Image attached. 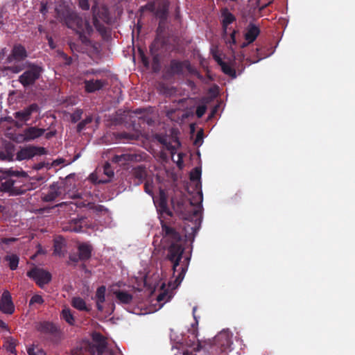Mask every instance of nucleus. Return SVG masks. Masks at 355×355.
Instances as JSON below:
<instances>
[{
  "instance_id": "17",
  "label": "nucleus",
  "mask_w": 355,
  "mask_h": 355,
  "mask_svg": "<svg viewBox=\"0 0 355 355\" xmlns=\"http://www.w3.org/2000/svg\"><path fill=\"white\" fill-rule=\"evenodd\" d=\"M85 224V218L72 219L62 225V230L64 232H74L76 233L83 232V225Z\"/></svg>"
},
{
  "instance_id": "61",
  "label": "nucleus",
  "mask_w": 355,
  "mask_h": 355,
  "mask_svg": "<svg viewBox=\"0 0 355 355\" xmlns=\"http://www.w3.org/2000/svg\"><path fill=\"white\" fill-rule=\"evenodd\" d=\"M6 52L7 51L6 48H3L0 51V60H3L5 58Z\"/></svg>"
},
{
  "instance_id": "64",
  "label": "nucleus",
  "mask_w": 355,
  "mask_h": 355,
  "mask_svg": "<svg viewBox=\"0 0 355 355\" xmlns=\"http://www.w3.org/2000/svg\"><path fill=\"white\" fill-rule=\"evenodd\" d=\"M55 132H53V131L48 132L47 133H46L45 137L46 139H50V138L53 137L55 135Z\"/></svg>"
},
{
  "instance_id": "50",
  "label": "nucleus",
  "mask_w": 355,
  "mask_h": 355,
  "mask_svg": "<svg viewBox=\"0 0 355 355\" xmlns=\"http://www.w3.org/2000/svg\"><path fill=\"white\" fill-rule=\"evenodd\" d=\"M158 141H159V143H161L162 144L166 146V147L167 148V149L168 150H171L172 151H173L175 150V148L170 144V143H168L166 141V139L165 138H163V137H159L158 139Z\"/></svg>"
},
{
  "instance_id": "41",
  "label": "nucleus",
  "mask_w": 355,
  "mask_h": 355,
  "mask_svg": "<svg viewBox=\"0 0 355 355\" xmlns=\"http://www.w3.org/2000/svg\"><path fill=\"white\" fill-rule=\"evenodd\" d=\"M154 185L153 181L146 180L144 183V191L146 193L150 195V196L153 197L154 192H153Z\"/></svg>"
},
{
  "instance_id": "53",
  "label": "nucleus",
  "mask_w": 355,
  "mask_h": 355,
  "mask_svg": "<svg viewBox=\"0 0 355 355\" xmlns=\"http://www.w3.org/2000/svg\"><path fill=\"white\" fill-rule=\"evenodd\" d=\"M37 249L36 253L33 256L32 259H34L36 256L39 254H44L46 253V251L42 248L40 244L37 245Z\"/></svg>"
},
{
  "instance_id": "27",
  "label": "nucleus",
  "mask_w": 355,
  "mask_h": 355,
  "mask_svg": "<svg viewBox=\"0 0 355 355\" xmlns=\"http://www.w3.org/2000/svg\"><path fill=\"white\" fill-rule=\"evenodd\" d=\"M166 40L160 37L155 38L149 47L150 54H159V51L165 46Z\"/></svg>"
},
{
  "instance_id": "42",
  "label": "nucleus",
  "mask_w": 355,
  "mask_h": 355,
  "mask_svg": "<svg viewBox=\"0 0 355 355\" xmlns=\"http://www.w3.org/2000/svg\"><path fill=\"white\" fill-rule=\"evenodd\" d=\"M138 51H139V58L141 59L142 64H144V66L145 67L148 68L150 66V62H149L148 58L146 55L144 51L142 49H139Z\"/></svg>"
},
{
  "instance_id": "13",
  "label": "nucleus",
  "mask_w": 355,
  "mask_h": 355,
  "mask_svg": "<svg viewBox=\"0 0 355 355\" xmlns=\"http://www.w3.org/2000/svg\"><path fill=\"white\" fill-rule=\"evenodd\" d=\"M142 160V156L137 153H123L116 154L111 159L112 162L119 166H125L132 162H139Z\"/></svg>"
},
{
  "instance_id": "8",
  "label": "nucleus",
  "mask_w": 355,
  "mask_h": 355,
  "mask_svg": "<svg viewBox=\"0 0 355 355\" xmlns=\"http://www.w3.org/2000/svg\"><path fill=\"white\" fill-rule=\"evenodd\" d=\"M232 334L229 330H223L219 332L214 340L212 350L216 354H225L230 348L232 340Z\"/></svg>"
},
{
  "instance_id": "26",
  "label": "nucleus",
  "mask_w": 355,
  "mask_h": 355,
  "mask_svg": "<svg viewBox=\"0 0 355 355\" xmlns=\"http://www.w3.org/2000/svg\"><path fill=\"white\" fill-rule=\"evenodd\" d=\"M103 173L107 175V180H97L96 176L94 174H92L90 178L92 181L94 183H107L110 181V179L114 176V171L111 167L110 163L106 162L103 166Z\"/></svg>"
},
{
  "instance_id": "54",
  "label": "nucleus",
  "mask_w": 355,
  "mask_h": 355,
  "mask_svg": "<svg viewBox=\"0 0 355 355\" xmlns=\"http://www.w3.org/2000/svg\"><path fill=\"white\" fill-rule=\"evenodd\" d=\"M40 11L42 15H46V13L47 12V3H45L44 1L41 2Z\"/></svg>"
},
{
  "instance_id": "34",
  "label": "nucleus",
  "mask_w": 355,
  "mask_h": 355,
  "mask_svg": "<svg viewBox=\"0 0 355 355\" xmlns=\"http://www.w3.org/2000/svg\"><path fill=\"white\" fill-rule=\"evenodd\" d=\"M220 67L222 71L225 74L228 75L232 78H235L236 77V70L227 62H225L224 63H222Z\"/></svg>"
},
{
  "instance_id": "46",
  "label": "nucleus",
  "mask_w": 355,
  "mask_h": 355,
  "mask_svg": "<svg viewBox=\"0 0 355 355\" xmlns=\"http://www.w3.org/2000/svg\"><path fill=\"white\" fill-rule=\"evenodd\" d=\"M78 261H81V257H80L78 252L77 253H71L69 254V263L71 262V263H76Z\"/></svg>"
},
{
  "instance_id": "25",
  "label": "nucleus",
  "mask_w": 355,
  "mask_h": 355,
  "mask_svg": "<svg viewBox=\"0 0 355 355\" xmlns=\"http://www.w3.org/2000/svg\"><path fill=\"white\" fill-rule=\"evenodd\" d=\"M71 306L80 311L89 312L92 309L90 306H87L84 299L80 297H73L71 302Z\"/></svg>"
},
{
  "instance_id": "21",
  "label": "nucleus",
  "mask_w": 355,
  "mask_h": 355,
  "mask_svg": "<svg viewBox=\"0 0 355 355\" xmlns=\"http://www.w3.org/2000/svg\"><path fill=\"white\" fill-rule=\"evenodd\" d=\"M45 130L37 127H31L24 130L23 135L21 136V141H31L37 139L44 133Z\"/></svg>"
},
{
  "instance_id": "48",
  "label": "nucleus",
  "mask_w": 355,
  "mask_h": 355,
  "mask_svg": "<svg viewBox=\"0 0 355 355\" xmlns=\"http://www.w3.org/2000/svg\"><path fill=\"white\" fill-rule=\"evenodd\" d=\"M196 307H193V318H194V320H196V322L194 324H192V327L193 328V329L192 330V331H193L192 334L194 336L195 338L197 337V334H198V331L196 329H195V327L198 326V321L196 316Z\"/></svg>"
},
{
  "instance_id": "56",
  "label": "nucleus",
  "mask_w": 355,
  "mask_h": 355,
  "mask_svg": "<svg viewBox=\"0 0 355 355\" xmlns=\"http://www.w3.org/2000/svg\"><path fill=\"white\" fill-rule=\"evenodd\" d=\"M46 164L44 162H40L34 165L33 167L35 170H40L45 166Z\"/></svg>"
},
{
  "instance_id": "35",
  "label": "nucleus",
  "mask_w": 355,
  "mask_h": 355,
  "mask_svg": "<svg viewBox=\"0 0 355 355\" xmlns=\"http://www.w3.org/2000/svg\"><path fill=\"white\" fill-rule=\"evenodd\" d=\"M152 59V70L155 73H157L161 69V64H160V55L159 54H150Z\"/></svg>"
},
{
  "instance_id": "38",
  "label": "nucleus",
  "mask_w": 355,
  "mask_h": 355,
  "mask_svg": "<svg viewBox=\"0 0 355 355\" xmlns=\"http://www.w3.org/2000/svg\"><path fill=\"white\" fill-rule=\"evenodd\" d=\"M83 114V110L82 109H76L71 114V121L72 123H75L80 121L82 118V115Z\"/></svg>"
},
{
  "instance_id": "23",
  "label": "nucleus",
  "mask_w": 355,
  "mask_h": 355,
  "mask_svg": "<svg viewBox=\"0 0 355 355\" xmlns=\"http://www.w3.org/2000/svg\"><path fill=\"white\" fill-rule=\"evenodd\" d=\"M105 293H106V287L105 286H99L96 291L94 300L96 301V309L99 311H103V304L105 302Z\"/></svg>"
},
{
  "instance_id": "5",
  "label": "nucleus",
  "mask_w": 355,
  "mask_h": 355,
  "mask_svg": "<svg viewBox=\"0 0 355 355\" xmlns=\"http://www.w3.org/2000/svg\"><path fill=\"white\" fill-rule=\"evenodd\" d=\"M93 24L96 31L105 39L110 37V31L104 24H110L111 22V17L110 15L109 10L105 6H98L96 4L94 5L92 8Z\"/></svg>"
},
{
  "instance_id": "12",
  "label": "nucleus",
  "mask_w": 355,
  "mask_h": 355,
  "mask_svg": "<svg viewBox=\"0 0 355 355\" xmlns=\"http://www.w3.org/2000/svg\"><path fill=\"white\" fill-rule=\"evenodd\" d=\"M184 69L189 72L193 71V68L189 60L180 61L178 60H171L170 62L169 69L168 72L171 76L183 75Z\"/></svg>"
},
{
  "instance_id": "45",
  "label": "nucleus",
  "mask_w": 355,
  "mask_h": 355,
  "mask_svg": "<svg viewBox=\"0 0 355 355\" xmlns=\"http://www.w3.org/2000/svg\"><path fill=\"white\" fill-rule=\"evenodd\" d=\"M44 303L42 297L40 295H34L30 300L29 305L34 304H42Z\"/></svg>"
},
{
  "instance_id": "16",
  "label": "nucleus",
  "mask_w": 355,
  "mask_h": 355,
  "mask_svg": "<svg viewBox=\"0 0 355 355\" xmlns=\"http://www.w3.org/2000/svg\"><path fill=\"white\" fill-rule=\"evenodd\" d=\"M0 311L6 314H12L15 311L12 297L8 291H3L0 297Z\"/></svg>"
},
{
  "instance_id": "49",
  "label": "nucleus",
  "mask_w": 355,
  "mask_h": 355,
  "mask_svg": "<svg viewBox=\"0 0 355 355\" xmlns=\"http://www.w3.org/2000/svg\"><path fill=\"white\" fill-rule=\"evenodd\" d=\"M15 347H16L15 342L13 339L11 338L10 340L8 341L6 348L9 352H10L11 353H15Z\"/></svg>"
},
{
  "instance_id": "10",
  "label": "nucleus",
  "mask_w": 355,
  "mask_h": 355,
  "mask_svg": "<svg viewBox=\"0 0 355 355\" xmlns=\"http://www.w3.org/2000/svg\"><path fill=\"white\" fill-rule=\"evenodd\" d=\"M26 275L33 279L41 288L49 284L51 280V275L49 272L37 267H34L28 271Z\"/></svg>"
},
{
  "instance_id": "39",
  "label": "nucleus",
  "mask_w": 355,
  "mask_h": 355,
  "mask_svg": "<svg viewBox=\"0 0 355 355\" xmlns=\"http://www.w3.org/2000/svg\"><path fill=\"white\" fill-rule=\"evenodd\" d=\"M201 168L198 167L194 168L190 173V180L191 181H197L200 179Z\"/></svg>"
},
{
  "instance_id": "60",
  "label": "nucleus",
  "mask_w": 355,
  "mask_h": 355,
  "mask_svg": "<svg viewBox=\"0 0 355 355\" xmlns=\"http://www.w3.org/2000/svg\"><path fill=\"white\" fill-rule=\"evenodd\" d=\"M16 239L15 238H4L2 239V243H5V244H8L10 243V242H12V241H15Z\"/></svg>"
},
{
  "instance_id": "47",
  "label": "nucleus",
  "mask_w": 355,
  "mask_h": 355,
  "mask_svg": "<svg viewBox=\"0 0 355 355\" xmlns=\"http://www.w3.org/2000/svg\"><path fill=\"white\" fill-rule=\"evenodd\" d=\"M207 106L205 105H201L197 107L196 116L198 118H201L206 112Z\"/></svg>"
},
{
  "instance_id": "6",
  "label": "nucleus",
  "mask_w": 355,
  "mask_h": 355,
  "mask_svg": "<svg viewBox=\"0 0 355 355\" xmlns=\"http://www.w3.org/2000/svg\"><path fill=\"white\" fill-rule=\"evenodd\" d=\"M24 71L18 78V81L24 87L33 86L42 76L43 67L38 64L26 62Z\"/></svg>"
},
{
  "instance_id": "24",
  "label": "nucleus",
  "mask_w": 355,
  "mask_h": 355,
  "mask_svg": "<svg viewBox=\"0 0 355 355\" xmlns=\"http://www.w3.org/2000/svg\"><path fill=\"white\" fill-rule=\"evenodd\" d=\"M78 252L81 257V261H86L92 256V247L87 243H83L78 245Z\"/></svg>"
},
{
  "instance_id": "63",
  "label": "nucleus",
  "mask_w": 355,
  "mask_h": 355,
  "mask_svg": "<svg viewBox=\"0 0 355 355\" xmlns=\"http://www.w3.org/2000/svg\"><path fill=\"white\" fill-rule=\"evenodd\" d=\"M20 122L21 121H19V120L18 121L14 120V122H12V125H13L14 126H15L17 128H21L23 125V123H21Z\"/></svg>"
},
{
  "instance_id": "44",
  "label": "nucleus",
  "mask_w": 355,
  "mask_h": 355,
  "mask_svg": "<svg viewBox=\"0 0 355 355\" xmlns=\"http://www.w3.org/2000/svg\"><path fill=\"white\" fill-rule=\"evenodd\" d=\"M28 355H44V352L43 350L35 347L34 346L29 347L27 349Z\"/></svg>"
},
{
  "instance_id": "33",
  "label": "nucleus",
  "mask_w": 355,
  "mask_h": 355,
  "mask_svg": "<svg viewBox=\"0 0 355 355\" xmlns=\"http://www.w3.org/2000/svg\"><path fill=\"white\" fill-rule=\"evenodd\" d=\"M61 317L63 320H64L69 325H74L75 319L71 313V311L69 309H64L61 313Z\"/></svg>"
},
{
  "instance_id": "43",
  "label": "nucleus",
  "mask_w": 355,
  "mask_h": 355,
  "mask_svg": "<svg viewBox=\"0 0 355 355\" xmlns=\"http://www.w3.org/2000/svg\"><path fill=\"white\" fill-rule=\"evenodd\" d=\"M138 51H139V58L141 59L142 64H144V66L145 67L148 68L150 66V62H149L148 58L146 55L144 51L142 49H139Z\"/></svg>"
},
{
  "instance_id": "9",
  "label": "nucleus",
  "mask_w": 355,
  "mask_h": 355,
  "mask_svg": "<svg viewBox=\"0 0 355 355\" xmlns=\"http://www.w3.org/2000/svg\"><path fill=\"white\" fill-rule=\"evenodd\" d=\"M94 343L87 342L86 349L89 355H103L107 346L106 338L98 332H94L92 335Z\"/></svg>"
},
{
  "instance_id": "58",
  "label": "nucleus",
  "mask_w": 355,
  "mask_h": 355,
  "mask_svg": "<svg viewBox=\"0 0 355 355\" xmlns=\"http://www.w3.org/2000/svg\"><path fill=\"white\" fill-rule=\"evenodd\" d=\"M166 295H167V293H166L165 292L160 293L157 296V301L162 302V301L164 300Z\"/></svg>"
},
{
  "instance_id": "30",
  "label": "nucleus",
  "mask_w": 355,
  "mask_h": 355,
  "mask_svg": "<svg viewBox=\"0 0 355 355\" xmlns=\"http://www.w3.org/2000/svg\"><path fill=\"white\" fill-rule=\"evenodd\" d=\"M15 148L11 144L6 145L3 150L0 151V159L2 161H12Z\"/></svg>"
},
{
  "instance_id": "28",
  "label": "nucleus",
  "mask_w": 355,
  "mask_h": 355,
  "mask_svg": "<svg viewBox=\"0 0 355 355\" xmlns=\"http://www.w3.org/2000/svg\"><path fill=\"white\" fill-rule=\"evenodd\" d=\"M259 33V28L257 26L250 24L245 34V39L248 41V44L252 43L257 39Z\"/></svg>"
},
{
  "instance_id": "11",
  "label": "nucleus",
  "mask_w": 355,
  "mask_h": 355,
  "mask_svg": "<svg viewBox=\"0 0 355 355\" xmlns=\"http://www.w3.org/2000/svg\"><path fill=\"white\" fill-rule=\"evenodd\" d=\"M46 153V150L44 147L35 146H28L21 148L17 153L16 159L19 161L30 159L35 155H42Z\"/></svg>"
},
{
  "instance_id": "22",
  "label": "nucleus",
  "mask_w": 355,
  "mask_h": 355,
  "mask_svg": "<svg viewBox=\"0 0 355 355\" xmlns=\"http://www.w3.org/2000/svg\"><path fill=\"white\" fill-rule=\"evenodd\" d=\"M60 187L57 184H53L50 186L46 193H43L42 200L44 202H52L61 195Z\"/></svg>"
},
{
  "instance_id": "55",
  "label": "nucleus",
  "mask_w": 355,
  "mask_h": 355,
  "mask_svg": "<svg viewBox=\"0 0 355 355\" xmlns=\"http://www.w3.org/2000/svg\"><path fill=\"white\" fill-rule=\"evenodd\" d=\"M2 121H6L8 123L12 124V122H14V119H12V116H4V117H1L0 119V122H2Z\"/></svg>"
},
{
  "instance_id": "1",
  "label": "nucleus",
  "mask_w": 355,
  "mask_h": 355,
  "mask_svg": "<svg viewBox=\"0 0 355 355\" xmlns=\"http://www.w3.org/2000/svg\"><path fill=\"white\" fill-rule=\"evenodd\" d=\"M161 225L163 238L171 243L168 248L167 258L173 263V275L175 276V273L178 272L174 281L175 286H178L185 276L190 258L186 257L182 265L180 264L184 251L182 236L174 227L163 220L161 221Z\"/></svg>"
},
{
  "instance_id": "37",
  "label": "nucleus",
  "mask_w": 355,
  "mask_h": 355,
  "mask_svg": "<svg viewBox=\"0 0 355 355\" xmlns=\"http://www.w3.org/2000/svg\"><path fill=\"white\" fill-rule=\"evenodd\" d=\"M71 353V355H86L88 354V352L86 349V343L80 347H77L73 349Z\"/></svg>"
},
{
  "instance_id": "51",
  "label": "nucleus",
  "mask_w": 355,
  "mask_h": 355,
  "mask_svg": "<svg viewBox=\"0 0 355 355\" xmlns=\"http://www.w3.org/2000/svg\"><path fill=\"white\" fill-rule=\"evenodd\" d=\"M79 6L84 10H87L89 8L88 0H78Z\"/></svg>"
},
{
  "instance_id": "59",
  "label": "nucleus",
  "mask_w": 355,
  "mask_h": 355,
  "mask_svg": "<svg viewBox=\"0 0 355 355\" xmlns=\"http://www.w3.org/2000/svg\"><path fill=\"white\" fill-rule=\"evenodd\" d=\"M214 58L216 61L218 65L221 66L222 63H224L225 62L222 60V59L217 55H214Z\"/></svg>"
},
{
  "instance_id": "31",
  "label": "nucleus",
  "mask_w": 355,
  "mask_h": 355,
  "mask_svg": "<svg viewBox=\"0 0 355 355\" xmlns=\"http://www.w3.org/2000/svg\"><path fill=\"white\" fill-rule=\"evenodd\" d=\"M4 260L8 263V266L10 270H15L19 262V257L15 254H7L4 257Z\"/></svg>"
},
{
  "instance_id": "14",
  "label": "nucleus",
  "mask_w": 355,
  "mask_h": 355,
  "mask_svg": "<svg viewBox=\"0 0 355 355\" xmlns=\"http://www.w3.org/2000/svg\"><path fill=\"white\" fill-rule=\"evenodd\" d=\"M35 329L41 334L51 335L52 336H57L60 333L59 327L50 321H42L37 323Z\"/></svg>"
},
{
  "instance_id": "2",
  "label": "nucleus",
  "mask_w": 355,
  "mask_h": 355,
  "mask_svg": "<svg viewBox=\"0 0 355 355\" xmlns=\"http://www.w3.org/2000/svg\"><path fill=\"white\" fill-rule=\"evenodd\" d=\"M0 191L10 196H19L29 190V186L24 183L28 178V173L22 169L13 168H1Z\"/></svg>"
},
{
  "instance_id": "32",
  "label": "nucleus",
  "mask_w": 355,
  "mask_h": 355,
  "mask_svg": "<svg viewBox=\"0 0 355 355\" xmlns=\"http://www.w3.org/2000/svg\"><path fill=\"white\" fill-rule=\"evenodd\" d=\"M65 247L64 242L62 239H55L54 241L53 244V254L58 255V256H64V248Z\"/></svg>"
},
{
  "instance_id": "15",
  "label": "nucleus",
  "mask_w": 355,
  "mask_h": 355,
  "mask_svg": "<svg viewBox=\"0 0 355 355\" xmlns=\"http://www.w3.org/2000/svg\"><path fill=\"white\" fill-rule=\"evenodd\" d=\"M40 111L39 105L34 103L31 104L23 110L16 112L13 114L15 119L21 122H26L30 120L33 113Z\"/></svg>"
},
{
  "instance_id": "57",
  "label": "nucleus",
  "mask_w": 355,
  "mask_h": 355,
  "mask_svg": "<svg viewBox=\"0 0 355 355\" xmlns=\"http://www.w3.org/2000/svg\"><path fill=\"white\" fill-rule=\"evenodd\" d=\"M121 138L123 139H128V140H130L132 139V135L128 134V133H126V132H123L121 134Z\"/></svg>"
},
{
  "instance_id": "7",
  "label": "nucleus",
  "mask_w": 355,
  "mask_h": 355,
  "mask_svg": "<svg viewBox=\"0 0 355 355\" xmlns=\"http://www.w3.org/2000/svg\"><path fill=\"white\" fill-rule=\"evenodd\" d=\"M169 5L170 3L168 0H155L146 5L147 9L153 12L155 17L159 19V27H161L167 19Z\"/></svg>"
},
{
  "instance_id": "19",
  "label": "nucleus",
  "mask_w": 355,
  "mask_h": 355,
  "mask_svg": "<svg viewBox=\"0 0 355 355\" xmlns=\"http://www.w3.org/2000/svg\"><path fill=\"white\" fill-rule=\"evenodd\" d=\"M131 174L134 179V184L138 186L146 179L148 172L145 166L139 165L132 169Z\"/></svg>"
},
{
  "instance_id": "4",
  "label": "nucleus",
  "mask_w": 355,
  "mask_h": 355,
  "mask_svg": "<svg viewBox=\"0 0 355 355\" xmlns=\"http://www.w3.org/2000/svg\"><path fill=\"white\" fill-rule=\"evenodd\" d=\"M28 53L24 46L16 44L13 46L11 53L7 56L5 63L9 64L4 67L5 71L12 73H18L25 68V63L22 62L27 58Z\"/></svg>"
},
{
  "instance_id": "29",
  "label": "nucleus",
  "mask_w": 355,
  "mask_h": 355,
  "mask_svg": "<svg viewBox=\"0 0 355 355\" xmlns=\"http://www.w3.org/2000/svg\"><path fill=\"white\" fill-rule=\"evenodd\" d=\"M114 294L121 304H129L132 302L133 299V296L126 291L116 290L114 291Z\"/></svg>"
},
{
  "instance_id": "52",
  "label": "nucleus",
  "mask_w": 355,
  "mask_h": 355,
  "mask_svg": "<svg viewBox=\"0 0 355 355\" xmlns=\"http://www.w3.org/2000/svg\"><path fill=\"white\" fill-rule=\"evenodd\" d=\"M238 33L236 30H233L232 32L230 34V40L229 43L230 44H236V35Z\"/></svg>"
},
{
  "instance_id": "62",
  "label": "nucleus",
  "mask_w": 355,
  "mask_h": 355,
  "mask_svg": "<svg viewBox=\"0 0 355 355\" xmlns=\"http://www.w3.org/2000/svg\"><path fill=\"white\" fill-rule=\"evenodd\" d=\"M48 43H49V46L51 49H55V45L54 44L53 40L51 37H48Z\"/></svg>"
},
{
  "instance_id": "3",
  "label": "nucleus",
  "mask_w": 355,
  "mask_h": 355,
  "mask_svg": "<svg viewBox=\"0 0 355 355\" xmlns=\"http://www.w3.org/2000/svg\"><path fill=\"white\" fill-rule=\"evenodd\" d=\"M58 15L61 22L74 31L79 35V38L83 44H88V36L93 33V28L88 20L83 19L76 12L69 10L58 11Z\"/></svg>"
},
{
  "instance_id": "36",
  "label": "nucleus",
  "mask_w": 355,
  "mask_h": 355,
  "mask_svg": "<svg viewBox=\"0 0 355 355\" xmlns=\"http://www.w3.org/2000/svg\"><path fill=\"white\" fill-rule=\"evenodd\" d=\"M93 121L92 116L89 115L87 116L85 119L81 121L78 125H77V132H80L83 130L85 129V127L87 125L91 123Z\"/></svg>"
},
{
  "instance_id": "18",
  "label": "nucleus",
  "mask_w": 355,
  "mask_h": 355,
  "mask_svg": "<svg viewBox=\"0 0 355 355\" xmlns=\"http://www.w3.org/2000/svg\"><path fill=\"white\" fill-rule=\"evenodd\" d=\"M220 15L222 17L221 25L223 35L227 33L228 26L236 21V17L230 12L226 7L220 9Z\"/></svg>"
},
{
  "instance_id": "40",
  "label": "nucleus",
  "mask_w": 355,
  "mask_h": 355,
  "mask_svg": "<svg viewBox=\"0 0 355 355\" xmlns=\"http://www.w3.org/2000/svg\"><path fill=\"white\" fill-rule=\"evenodd\" d=\"M159 207L165 210L167 208V198L165 192L163 190L159 191Z\"/></svg>"
},
{
  "instance_id": "20",
  "label": "nucleus",
  "mask_w": 355,
  "mask_h": 355,
  "mask_svg": "<svg viewBox=\"0 0 355 355\" xmlns=\"http://www.w3.org/2000/svg\"><path fill=\"white\" fill-rule=\"evenodd\" d=\"M85 85V90L87 93H94L96 91H98L107 85L106 80H85L83 82Z\"/></svg>"
}]
</instances>
